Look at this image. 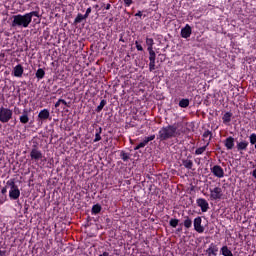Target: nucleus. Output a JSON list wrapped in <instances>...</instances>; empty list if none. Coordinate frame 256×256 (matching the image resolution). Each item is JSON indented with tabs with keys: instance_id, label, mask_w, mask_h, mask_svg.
Masks as SVG:
<instances>
[{
	"instance_id": "1",
	"label": "nucleus",
	"mask_w": 256,
	"mask_h": 256,
	"mask_svg": "<svg viewBox=\"0 0 256 256\" xmlns=\"http://www.w3.org/2000/svg\"><path fill=\"white\" fill-rule=\"evenodd\" d=\"M181 133L178 130L177 125H167L158 131L157 139L160 141H168L170 139L180 136Z\"/></svg>"
},
{
	"instance_id": "2",
	"label": "nucleus",
	"mask_w": 256,
	"mask_h": 256,
	"mask_svg": "<svg viewBox=\"0 0 256 256\" xmlns=\"http://www.w3.org/2000/svg\"><path fill=\"white\" fill-rule=\"evenodd\" d=\"M30 24H31V21L26 13L24 15L17 14L12 16V23H11L12 28L27 29L30 26Z\"/></svg>"
},
{
	"instance_id": "3",
	"label": "nucleus",
	"mask_w": 256,
	"mask_h": 256,
	"mask_svg": "<svg viewBox=\"0 0 256 256\" xmlns=\"http://www.w3.org/2000/svg\"><path fill=\"white\" fill-rule=\"evenodd\" d=\"M12 118H13V110L8 107L1 106L0 107V123L7 124L12 120Z\"/></svg>"
},
{
	"instance_id": "4",
	"label": "nucleus",
	"mask_w": 256,
	"mask_h": 256,
	"mask_svg": "<svg viewBox=\"0 0 256 256\" xmlns=\"http://www.w3.org/2000/svg\"><path fill=\"white\" fill-rule=\"evenodd\" d=\"M210 199L213 201L221 200L223 198V188L216 186L214 188H210Z\"/></svg>"
},
{
	"instance_id": "5",
	"label": "nucleus",
	"mask_w": 256,
	"mask_h": 256,
	"mask_svg": "<svg viewBox=\"0 0 256 256\" xmlns=\"http://www.w3.org/2000/svg\"><path fill=\"white\" fill-rule=\"evenodd\" d=\"M211 173L216 177V178H224L225 177V171L223 170V167L220 165H214L213 167L210 168Z\"/></svg>"
},
{
	"instance_id": "6",
	"label": "nucleus",
	"mask_w": 256,
	"mask_h": 256,
	"mask_svg": "<svg viewBox=\"0 0 256 256\" xmlns=\"http://www.w3.org/2000/svg\"><path fill=\"white\" fill-rule=\"evenodd\" d=\"M202 217L198 216L194 219L193 225H194V230L199 233L202 234L205 232V227L202 225Z\"/></svg>"
},
{
	"instance_id": "7",
	"label": "nucleus",
	"mask_w": 256,
	"mask_h": 256,
	"mask_svg": "<svg viewBox=\"0 0 256 256\" xmlns=\"http://www.w3.org/2000/svg\"><path fill=\"white\" fill-rule=\"evenodd\" d=\"M21 191L17 185L13 184L9 190V198L11 200H18L20 198Z\"/></svg>"
},
{
	"instance_id": "8",
	"label": "nucleus",
	"mask_w": 256,
	"mask_h": 256,
	"mask_svg": "<svg viewBox=\"0 0 256 256\" xmlns=\"http://www.w3.org/2000/svg\"><path fill=\"white\" fill-rule=\"evenodd\" d=\"M149 52V71L153 72L156 70V52L154 50H148Z\"/></svg>"
},
{
	"instance_id": "9",
	"label": "nucleus",
	"mask_w": 256,
	"mask_h": 256,
	"mask_svg": "<svg viewBox=\"0 0 256 256\" xmlns=\"http://www.w3.org/2000/svg\"><path fill=\"white\" fill-rule=\"evenodd\" d=\"M31 110L23 109L21 115L19 116V121L22 125H26L30 122Z\"/></svg>"
},
{
	"instance_id": "10",
	"label": "nucleus",
	"mask_w": 256,
	"mask_h": 256,
	"mask_svg": "<svg viewBox=\"0 0 256 256\" xmlns=\"http://www.w3.org/2000/svg\"><path fill=\"white\" fill-rule=\"evenodd\" d=\"M196 203H197L198 207L201 208V211L203 213L208 212L210 206H209V202L205 198H198Z\"/></svg>"
},
{
	"instance_id": "11",
	"label": "nucleus",
	"mask_w": 256,
	"mask_h": 256,
	"mask_svg": "<svg viewBox=\"0 0 256 256\" xmlns=\"http://www.w3.org/2000/svg\"><path fill=\"white\" fill-rule=\"evenodd\" d=\"M30 158L31 160H35V161H39L43 159V153L41 150L37 149V148H33L30 151Z\"/></svg>"
},
{
	"instance_id": "12",
	"label": "nucleus",
	"mask_w": 256,
	"mask_h": 256,
	"mask_svg": "<svg viewBox=\"0 0 256 256\" xmlns=\"http://www.w3.org/2000/svg\"><path fill=\"white\" fill-rule=\"evenodd\" d=\"M192 35V27L189 24H186L185 27L181 29V37L183 39H189Z\"/></svg>"
},
{
	"instance_id": "13",
	"label": "nucleus",
	"mask_w": 256,
	"mask_h": 256,
	"mask_svg": "<svg viewBox=\"0 0 256 256\" xmlns=\"http://www.w3.org/2000/svg\"><path fill=\"white\" fill-rule=\"evenodd\" d=\"M247 147H249V141H247V140L237 141V143H236V149L240 153L247 151Z\"/></svg>"
},
{
	"instance_id": "14",
	"label": "nucleus",
	"mask_w": 256,
	"mask_h": 256,
	"mask_svg": "<svg viewBox=\"0 0 256 256\" xmlns=\"http://www.w3.org/2000/svg\"><path fill=\"white\" fill-rule=\"evenodd\" d=\"M219 252V247L215 243H211L209 247L206 249V253L208 256H217V253Z\"/></svg>"
},
{
	"instance_id": "15",
	"label": "nucleus",
	"mask_w": 256,
	"mask_h": 256,
	"mask_svg": "<svg viewBox=\"0 0 256 256\" xmlns=\"http://www.w3.org/2000/svg\"><path fill=\"white\" fill-rule=\"evenodd\" d=\"M224 146L227 150H233L235 148V138L233 136H229L224 140Z\"/></svg>"
},
{
	"instance_id": "16",
	"label": "nucleus",
	"mask_w": 256,
	"mask_h": 256,
	"mask_svg": "<svg viewBox=\"0 0 256 256\" xmlns=\"http://www.w3.org/2000/svg\"><path fill=\"white\" fill-rule=\"evenodd\" d=\"M24 74V68L21 64H18L13 69V76L16 78H21Z\"/></svg>"
},
{
	"instance_id": "17",
	"label": "nucleus",
	"mask_w": 256,
	"mask_h": 256,
	"mask_svg": "<svg viewBox=\"0 0 256 256\" xmlns=\"http://www.w3.org/2000/svg\"><path fill=\"white\" fill-rule=\"evenodd\" d=\"M50 118V111L48 109H42L38 113V119L44 121Z\"/></svg>"
},
{
	"instance_id": "18",
	"label": "nucleus",
	"mask_w": 256,
	"mask_h": 256,
	"mask_svg": "<svg viewBox=\"0 0 256 256\" xmlns=\"http://www.w3.org/2000/svg\"><path fill=\"white\" fill-rule=\"evenodd\" d=\"M220 252L223 256H233V252L227 245L222 246Z\"/></svg>"
},
{
	"instance_id": "19",
	"label": "nucleus",
	"mask_w": 256,
	"mask_h": 256,
	"mask_svg": "<svg viewBox=\"0 0 256 256\" xmlns=\"http://www.w3.org/2000/svg\"><path fill=\"white\" fill-rule=\"evenodd\" d=\"M182 164L188 170H192L194 166V162L190 159H183Z\"/></svg>"
},
{
	"instance_id": "20",
	"label": "nucleus",
	"mask_w": 256,
	"mask_h": 256,
	"mask_svg": "<svg viewBox=\"0 0 256 256\" xmlns=\"http://www.w3.org/2000/svg\"><path fill=\"white\" fill-rule=\"evenodd\" d=\"M102 127H99L98 129H96V132H95V138L93 140L94 143H97V142H100L102 140Z\"/></svg>"
},
{
	"instance_id": "21",
	"label": "nucleus",
	"mask_w": 256,
	"mask_h": 256,
	"mask_svg": "<svg viewBox=\"0 0 256 256\" xmlns=\"http://www.w3.org/2000/svg\"><path fill=\"white\" fill-rule=\"evenodd\" d=\"M147 51L154 50L155 41L153 38H146Z\"/></svg>"
},
{
	"instance_id": "22",
	"label": "nucleus",
	"mask_w": 256,
	"mask_h": 256,
	"mask_svg": "<svg viewBox=\"0 0 256 256\" xmlns=\"http://www.w3.org/2000/svg\"><path fill=\"white\" fill-rule=\"evenodd\" d=\"M233 117V113L231 112H226L223 117L222 121L224 124H229L231 122V118Z\"/></svg>"
},
{
	"instance_id": "23",
	"label": "nucleus",
	"mask_w": 256,
	"mask_h": 256,
	"mask_svg": "<svg viewBox=\"0 0 256 256\" xmlns=\"http://www.w3.org/2000/svg\"><path fill=\"white\" fill-rule=\"evenodd\" d=\"M209 146V143H207L205 146L199 147L195 150V155L200 156L203 155Z\"/></svg>"
},
{
	"instance_id": "24",
	"label": "nucleus",
	"mask_w": 256,
	"mask_h": 256,
	"mask_svg": "<svg viewBox=\"0 0 256 256\" xmlns=\"http://www.w3.org/2000/svg\"><path fill=\"white\" fill-rule=\"evenodd\" d=\"M35 76L38 80H42L45 77V71L42 68L37 69Z\"/></svg>"
},
{
	"instance_id": "25",
	"label": "nucleus",
	"mask_w": 256,
	"mask_h": 256,
	"mask_svg": "<svg viewBox=\"0 0 256 256\" xmlns=\"http://www.w3.org/2000/svg\"><path fill=\"white\" fill-rule=\"evenodd\" d=\"M192 225H193L192 219L189 216H186L185 220H184V227L186 229H190L192 227Z\"/></svg>"
},
{
	"instance_id": "26",
	"label": "nucleus",
	"mask_w": 256,
	"mask_h": 256,
	"mask_svg": "<svg viewBox=\"0 0 256 256\" xmlns=\"http://www.w3.org/2000/svg\"><path fill=\"white\" fill-rule=\"evenodd\" d=\"M27 14V17L29 19V21L32 23V19L33 17H36V18H39L40 15H39V12L38 11H31L29 13H26Z\"/></svg>"
},
{
	"instance_id": "27",
	"label": "nucleus",
	"mask_w": 256,
	"mask_h": 256,
	"mask_svg": "<svg viewBox=\"0 0 256 256\" xmlns=\"http://www.w3.org/2000/svg\"><path fill=\"white\" fill-rule=\"evenodd\" d=\"M102 211V206L100 204H94L92 206V214H99Z\"/></svg>"
},
{
	"instance_id": "28",
	"label": "nucleus",
	"mask_w": 256,
	"mask_h": 256,
	"mask_svg": "<svg viewBox=\"0 0 256 256\" xmlns=\"http://www.w3.org/2000/svg\"><path fill=\"white\" fill-rule=\"evenodd\" d=\"M179 106L181 108H188L190 106V100L189 99H181L179 101Z\"/></svg>"
},
{
	"instance_id": "29",
	"label": "nucleus",
	"mask_w": 256,
	"mask_h": 256,
	"mask_svg": "<svg viewBox=\"0 0 256 256\" xmlns=\"http://www.w3.org/2000/svg\"><path fill=\"white\" fill-rule=\"evenodd\" d=\"M107 105V101L105 100V99H102L101 100V102H100V104L97 106V108H96V112L97 113H100L103 109H104V107Z\"/></svg>"
},
{
	"instance_id": "30",
	"label": "nucleus",
	"mask_w": 256,
	"mask_h": 256,
	"mask_svg": "<svg viewBox=\"0 0 256 256\" xmlns=\"http://www.w3.org/2000/svg\"><path fill=\"white\" fill-rule=\"evenodd\" d=\"M86 19H87V18L85 17V15L79 13V14H77V16H76V18H75V20H74V23H75V24H79V23H81L82 21H84V20H86Z\"/></svg>"
},
{
	"instance_id": "31",
	"label": "nucleus",
	"mask_w": 256,
	"mask_h": 256,
	"mask_svg": "<svg viewBox=\"0 0 256 256\" xmlns=\"http://www.w3.org/2000/svg\"><path fill=\"white\" fill-rule=\"evenodd\" d=\"M155 139H156V135L152 134V135H150L148 137H145L143 142H144V144L148 145L149 142L154 141Z\"/></svg>"
},
{
	"instance_id": "32",
	"label": "nucleus",
	"mask_w": 256,
	"mask_h": 256,
	"mask_svg": "<svg viewBox=\"0 0 256 256\" xmlns=\"http://www.w3.org/2000/svg\"><path fill=\"white\" fill-rule=\"evenodd\" d=\"M169 224L172 228H177V226L179 225V219L172 218L170 219Z\"/></svg>"
},
{
	"instance_id": "33",
	"label": "nucleus",
	"mask_w": 256,
	"mask_h": 256,
	"mask_svg": "<svg viewBox=\"0 0 256 256\" xmlns=\"http://www.w3.org/2000/svg\"><path fill=\"white\" fill-rule=\"evenodd\" d=\"M249 141H250V144L254 145V148H255V145H256V133H251L250 134Z\"/></svg>"
},
{
	"instance_id": "34",
	"label": "nucleus",
	"mask_w": 256,
	"mask_h": 256,
	"mask_svg": "<svg viewBox=\"0 0 256 256\" xmlns=\"http://www.w3.org/2000/svg\"><path fill=\"white\" fill-rule=\"evenodd\" d=\"M121 159L126 162L130 159V155L127 152L122 151L121 152Z\"/></svg>"
},
{
	"instance_id": "35",
	"label": "nucleus",
	"mask_w": 256,
	"mask_h": 256,
	"mask_svg": "<svg viewBox=\"0 0 256 256\" xmlns=\"http://www.w3.org/2000/svg\"><path fill=\"white\" fill-rule=\"evenodd\" d=\"M147 145H146V143L144 142V141H142V142H140L135 148H134V150L135 151H138V150H140V149H142V148H145Z\"/></svg>"
},
{
	"instance_id": "36",
	"label": "nucleus",
	"mask_w": 256,
	"mask_h": 256,
	"mask_svg": "<svg viewBox=\"0 0 256 256\" xmlns=\"http://www.w3.org/2000/svg\"><path fill=\"white\" fill-rule=\"evenodd\" d=\"M135 45H136L137 51H140V52L144 51L143 46L141 44H139L138 41H135Z\"/></svg>"
},
{
	"instance_id": "37",
	"label": "nucleus",
	"mask_w": 256,
	"mask_h": 256,
	"mask_svg": "<svg viewBox=\"0 0 256 256\" xmlns=\"http://www.w3.org/2000/svg\"><path fill=\"white\" fill-rule=\"evenodd\" d=\"M91 13H92V8L88 7L86 12H85V14H84V16L88 19Z\"/></svg>"
},
{
	"instance_id": "38",
	"label": "nucleus",
	"mask_w": 256,
	"mask_h": 256,
	"mask_svg": "<svg viewBox=\"0 0 256 256\" xmlns=\"http://www.w3.org/2000/svg\"><path fill=\"white\" fill-rule=\"evenodd\" d=\"M203 137H204V138L212 137V132H211L210 130H206V131L203 133Z\"/></svg>"
},
{
	"instance_id": "39",
	"label": "nucleus",
	"mask_w": 256,
	"mask_h": 256,
	"mask_svg": "<svg viewBox=\"0 0 256 256\" xmlns=\"http://www.w3.org/2000/svg\"><path fill=\"white\" fill-rule=\"evenodd\" d=\"M126 7H130L133 4V0H123Z\"/></svg>"
},
{
	"instance_id": "40",
	"label": "nucleus",
	"mask_w": 256,
	"mask_h": 256,
	"mask_svg": "<svg viewBox=\"0 0 256 256\" xmlns=\"http://www.w3.org/2000/svg\"><path fill=\"white\" fill-rule=\"evenodd\" d=\"M59 102H61V104L64 106L69 107L68 102L65 99H59Z\"/></svg>"
},
{
	"instance_id": "41",
	"label": "nucleus",
	"mask_w": 256,
	"mask_h": 256,
	"mask_svg": "<svg viewBox=\"0 0 256 256\" xmlns=\"http://www.w3.org/2000/svg\"><path fill=\"white\" fill-rule=\"evenodd\" d=\"M98 256H113L109 252L104 251L102 254H99Z\"/></svg>"
},
{
	"instance_id": "42",
	"label": "nucleus",
	"mask_w": 256,
	"mask_h": 256,
	"mask_svg": "<svg viewBox=\"0 0 256 256\" xmlns=\"http://www.w3.org/2000/svg\"><path fill=\"white\" fill-rule=\"evenodd\" d=\"M142 16H143L142 11H138V12L135 14V17H142Z\"/></svg>"
},
{
	"instance_id": "43",
	"label": "nucleus",
	"mask_w": 256,
	"mask_h": 256,
	"mask_svg": "<svg viewBox=\"0 0 256 256\" xmlns=\"http://www.w3.org/2000/svg\"><path fill=\"white\" fill-rule=\"evenodd\" d=\"M7 193V188L6 187H3L1 189V194L5 195Z\"/></svg>"
},
{
	"instance_id": "44",
	"label": "nucleus",
	"mask_w": 256,
	"mask_h": 256,
	"mask_svg": "<svg viewBox=\"0 0 256 256\" xmlns=\"http://www.w3.org/2000/svg\"><path fill=\"white\" fill-rule=\"evenodd\" d=\"M61 105V101L60 99H58V102L55 103V108H59Z\"/></svg>"
},
{
	"instance_id": "45",
	"label": "nucleus",
	"mask_w": 256,
	"mask_h": 256,
	"mask_svg": "<svg viewBox=\"0 0 256 256\" xmlns=\"http://www.w3.org/2000/svg\"><path fill=\"white\" fill-rule=\"evenodd\" d=\"M111 9V4H107L105 10L109 11Z\"/></svg>"
},
{
	"instance_id": "46",
	"label": "nucleus",
	"mask_w": 256,
	"mask_h": 256,
	"mask_svg": "<svg viewBox=\"0 0 256 256\" xmlns=\"http://www.w3.org/2000/svg\"><path fill=\"white\" fill-rule=\"evenodd\" d=\"M252 176H253L254 179H256V168L253 170Z\"/></svg>"
},
{
	"instance_id": "47",
	"label": "nucleus",
	"mask_w": 256,
	"mask_h": 256,
	"mask_svg": "<svg viewBox=\"0 0 256 256\" xmlns=\"http://www.w3.org/2000/svg\"><path fill=\"white\" fill-rule=\"evenodd\" d=\"M0 255H3V252H2V251H0Z\"/></svg>"
},
{
	"instance_id": "48",
	"label": "nucleus",
	"mask_w": 256,
	"mask_h": 256,
	"mask_svg": "<svg viewBox=\"0 0 256 256\" xmlns=\"http://www.w3.org/2000/svg\"><path fill=\"white\" fill-rule=\"evenodd\" d=\"M0 255H3V252H2V251H0Z\"/></svg>"
}]
</instances>
